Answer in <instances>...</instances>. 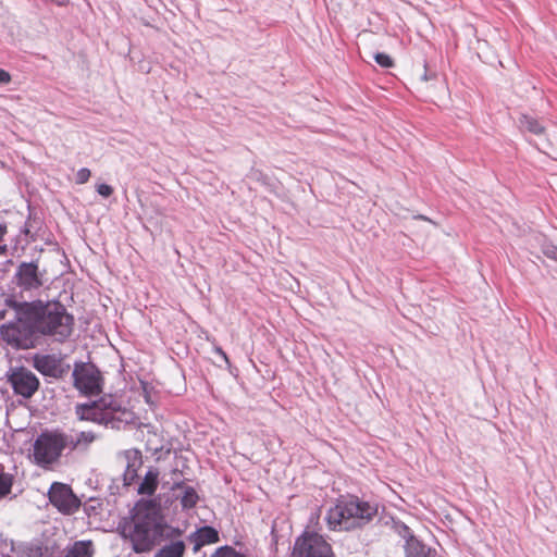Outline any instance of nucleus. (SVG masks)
Here are the masks:
<instances>
[{
	"label": "nucleus",
	"instance_id": "nucleus-1",
	"mask_svg": "<svg viewBox=\"0 0 557 557\" xmlns=\"http://www.w3.org/2000/svg\"><path fill=\"white\" fill-rule=\"evenodd\" d=\"M5 305L16 312V321L0 329L2 338L12 347L34 348L40 338L64 344L74 333L75 318L59 300L18 301L11 295Z\"/></svg>",
	"mask_w": 557,
	"mask_h": 557
},
{
	"label": "nucleus",
	"instance_id": "nucleus-2",
	"mask_svg": "<svg viewBox=\"0 0 557 557\" xmlns=\"http://www.w3.org/2000/svg\"><path fill=\"white\" fill-rule=\"evenodd\" d=\"M95 440L96 435L91 431L65 432L60 428L46 429L33 443L34 462L41 468H48L58 463L64 453L69 455L75 450H87Z\"/></svg>",
	"mask_w": 557,
	"mask_h": 557
},
{
	"label": "nucleus",
	"instance_id": "nucleus-3",
	"mask_svg": "<svg viewBox=\"0 0 557 557\" xmlns=\"http://www.w3.org/2000/svg\"><path fill=\"white\" fill-rule=\"evenodd\" d=\"M377 515V505L355 495L342 496L331 507L325 520L333 531H350L363 528Z\"/></svg>",
	"mask_w": 557,
	"mask_h": 557
},
{
	"label": "nucleus",
	"instance_id": "nucleus-4",
	"mask_svg": "<svg viewBox=\"0 0 557 557\" xmlns=\"http://www.w3.org/2000/svg\"><path fill=\"white\" fill-rule=\"evenodd\" d=\"M75 413L79 420L104 424L116 430L124 429L136 419L135 413L122 406L121 401L112 395H104L91 403L77 404Z\"/></svg>",
	"mask_w": 557,
	"mask_h": 557
},
{
	"label": "nucleus",
	"instance_id": "nucleus-5",
	"mask_svg": "<svg viewBox=\"0 0 557 557\" xmlns=\"http://www.w3.org/2000/svg\"><path fill=\"white\" fill-rule=\"evenodd\" d=\"M148 512L143 515L140 511L134 517L133 524H129V531L126 532V527L122 529V536L129 539L132 548L137 554L150 552L158 539L162 536L163 528L158 521L156 512H150L154 509L152 502H147Z\"/></svg>",
	"mask_w": 557,
	"mask_h": 557
},
{
	"label": "nucleus",
	"instance_id": "nucleus-6",
	"mask_svg": "<svg viewBox=\"0 0 557 557\" xmlns=\"http://www.w3.org/2000/svg\"><path fill=\"white\" fill-rule=\"evenodd\" d=\"M72 377L73 386L85 396H95L102 391V375L91 362H75Z\"/></svg>",
	"mask_w": 557,
	"mask_h": 557
},
{
	"label": "nucleus",
	"instance_id": "nucleus-7",
	"mask_svg": "<svg viewBox=\"0 0 557 557\" xmlns=\"http://www.w3.org/2000/svg\"><path fill=\"white\" fill-rule=\"evenodd\" d=\"M12 284L23 293H33L45 284V271H40L38 261L21 262L12 276Z\"/></svg>",
	"mask_w": 557,
	"mask_h": 557
},
{
	"label": "nucleus",
	"instance_id": "nucleus-8",
	"mask_svg": "<svg viewBox=\"0 0 557 557\" xmlns=\"http://www.w3.org/2000/svg\"><path fill=\"white\" fill-rule=\"evenodd\" d=\"M290 557H335L332 546L318 533H306L294 544Z\"/></svg>",
	"mask_w": 557,
	"mask_h": 557
},
{
	"label": "nucleus",
	"instance_id": "nucleus-9",
	"mask_svg": "<svg viewBox=\"0 0 557 557\" xmlns=\"http://www.w3.org/2000/svg\"><path fill=\"white\" fill-rule=\"evenodd\" d=\"M48 497L52 506L63 515L75 513L82 505L71 486L61 482H53L51 484Z\"/></svg>",
	"mask_w": 557,
	"mask_h": 557
},
{
	"label": "nucleus",
	"instance_id": "nucleus-10",
	"mask_svg": "<svg viewBox=\"0 0 557 557\" xmlns=\"http://www.w3.org/2000/svg\"><path fill=\"white\" fill-rule=\"evenodd\" d=\"M33 367L44 376L54 380L63 379L71 370V366L57 354H36L33 357Z\"/></svg>",
	"mask_w": 557,
	"mask_h": 557
},
{
	"label": "nucleus",
	"instance_id": "nucleus-11",
	"mask_svg": "<svg viewBox=\"0 0 557 557\" xmlns=\"http://www.w3.org/2000/svg\"><path fill=\"white\" fill-rule=\"evenodd\" d=\"M14 393L30 398L39 388L38 377L28 369L21 367L12 370L8 377Z\"/></svg>",
	"mask_w": 557,
	"mask_h": 557
},
{
	"label": "nucleus",
	"instance_id": "nucleus-12",
	"mask_svg": "<svg viewBox=\"0 0 557 557\" xmlns=\"http://www.w3.org/2000/svg\"><path fill=\"white\" fill-rule=\"evenodd\" d=\"M58 545L50 539H33L17 546L18 557H53Z\"/></svg>",
	"mask_w": 557,
	"mask_h": 557
},
{
	"label": "nucleus",
	"instance_id": "nucleus-13",
	"mask_svg": "<svg viewBox=\"0 0 557 557\" xmlns=\"http://www.w3.org/2000/svg\"><path fill=\"white\" fill-rule=\"evenodd\" d=\"M139 434L145 442L146 450L152 455L161 454L165 448V440L162 433L151 424H140Z\"/></svg>",
	"mask_w": 557,
	"mask_h": 557
},
{
	"label": "nucleus",
	"instance_id": "nucleus-14",
	"mask_svg": "<svg viewBox=\"0 0 557 557\" xmlns=\"http://www.w3.org/2000/svg\"><path fill=\"white\" fill-rule=\"evenodd\" d=\"M187 540L194 544V552L197 553L203 546L214 544L220 541L219 531L211 525H203L190 533Z\"/></svg>",
	"mask_w": 557,
	"mask_h": 557
},
{
	"label": "nucleus",
	"instance_id": "nucleus-15",
	"mask_svg": "<svg viewBox=\"0 0 557 557\" xmlns=\"http://www.w3.org/2000/svg\"><path fill=\"white\" fill-rule=\"evenodd\" d=\"M173 490L183 491L180 502L184 510L191 509L197 505L199 496L193 486L185 485L184 482H177L173 485Z\"/></svg>",
	"mask_w": 557,
	"mask_h": 557
},
{
	"label": "nucleus",
	"instance_id": "nucleus-16",
	"mask_svg": "<svg viewBox=\"0 0 557 557\" xmlns=\"http://www.w3.org/2000/svg\"><path fill=\"white\" fill-rule=\"evenodd\" d=\"M406 557H436V552L419 540H411L406 546Z\"/></svg>",
	"mask_w": 557,
	"mask_h": 557
},
{
	"label": "nucleus",
	"instance_id": "nucleus-17",
	"mask_svg": "<svg viewBox=\"0 0 557 557\" xmlns=\"http://www.w3.org/2000/svg\"><path fill=\"white\" fill-rule=\"evenodd\" d=\"M158 476L159 471L157 469H149L138 486V493L143 495H152L158 487Z\"/></svg>",
	"mask_w": 557,
	"mask_h": 557
},
{
	"label": "nucleus",
	"instance_id": "nucleus-18",
	"mask_svg": "<svg viewBox=\"0 0 557 557\" xmlns=\"http://www.w3.org/2000/svg\"><path fill=\"white\" fill-rule=\"evenodd\" d=\"M94 546L91 541H76L67 548L63 557H92Z\"/></svg>",
	"mask_w": 557,
	"mask_h": 557
},
{
	"label": "nucleus",
	"instance_id": "nucleus-19",
	"mask_svg": "<svg viewBox=\"0 0 557 557\" xmlns=\"http://www.w3.org/2000/svg\"><path fill=\"white\" fill-rule=\"evenodd\" d=\"M518 123L522 131H527L534 135H542L545 132V126L540 122V120L528 114H521Z\"/></svg>",
	"mask_w": 557,
	"mask_h": 557
},
{
	"label": "nucleus",
	"instance_id": "nucleus-20",
	"mask_svg": "<svg viewBox=\"0 0 557 557\" xmlns=\"http://www.w3.org/2000/svg\"><path fill=\"white\" fill-rule=\"evenodd\" d=\"M185 544L183 541H176L162 547L154 557H183Z\"/></svg>",
	"mask_w": 557,
	"mask_h": 557
},
{
	"label": "nucleus",
	"instance_id": "nucleus-21",
	"mask_svg": "<svg viewBox=\"0 0 557 557\" xmlns=\"http://www.w3.org/2000/svg\"><path fill=\"white\" fill-rule=\"evenodd\" d=\"M393 528L395 532L401 536L406 543L404 545V549L406 550V546L409 544L411 540H418L412 533L411 530L401 521H394Z\"/></svg>",
	"mask_w": 557,
	"mask_h": 557
},
{
	"label": "nucleus",
	"instance_id": "nucleus-22",
	"mask_svg": "<svg viewBox=\"0 0 557 557\" xmlns=\"http://www.w3.org/2000/svg\"><path fill=\"white\" fill-rule=\"evenodd\" d=\"M540 247L543 255L552 260L557 261V245L543 237L540 240Z\"/></svg>",
	"mask_w": 557,
	"mask_h": 557
},
{
	"label": "nucleus",
	"instance_id": "nucleus-23",
	"mask_svg": "<svg viewBox=\"0 0 557 557\" xmlns=\"http://www.w3.org/2000/svg\"><path fill=\"white\" fill-rule=\"evenodd\" d=\"M210 557H247V555L237 552L233 546L223 545L218 547Z\"/></svg>",
	"mask_w": 557,
	"mask_h": 557
},
{
	"label": "nucleus",
	"instance_id": "nucleus-24",
	"mask_svg": "<svg viewBox=\"0 0 557 557\" xmlns=\"http://www.w3.org/2000/svg\"><path fill=\"white\" fill-rule=\"evenodd\" d=\"M13 478L9 473H0V498L7 496L12 488Z\"/></svg>",
	"mask_w": 557,
	"mask_h": 557
},
{
	"label": "nucleus",
	"instance_id": "nucleus-25",
	"mask_svg": "<svg viewBox=\"0 0 557 557\" xmlns=\"http://www.w3.org/2000/svg\"><path fill=\"white\" fill-rule=\"evenodd\" d=\"M137 478V468L135 462H127L126 469L123 473L124 485L129 486Z\"/></svg>",
	"mask_w": 557,
	"mask_h": 557
},
{
	"label": "nucleus",
	"instance_id": "nucleus-26",
	"mask_svg": "<svg viewBox=\"0 0 557 557\" xmlns=\"http://www.w3.org/2000/svg\"><path fill=\"white\" fill-rule=\"evenodd\" d=\"M374 60L382 67L389 69V67L394 66L393 59L388 54H386L384 52L375 53Z\"/></svg>",
	"mask_w": 557,
	"mask_h": 557
},
{
	"label": "nucleus",
	"instance_id": "nucleus-27",
	"mask_svg": "<svg viewBox=\"0 0 557 557\" xmlns=\"http://www.w3.org/2000/svg\"><path fill=\"white\" fill-rule=\"evenodd\" d=\"M90 175H91V173H90L89 169H87V168L79 169L76 173V183L85 184L86 182H88Z\"/></svg>",
	"mask_w": 557,
	"mask_h": 557
},
{
	"label": "nucleus",
	"instance_id": "nucleus-28",
	"mask_svg": "<svg viewBox=\"0 0 557 557\" xmlns=\"http://www.w3.org/2000/svg\"><path fill=\"white\" fill-rule=\"evenodd\" d=\"M97 193L104 198H109L113 194V188L110 185L102 183L97 185Z\"/></svg>",
	"mask_w": 557,
	"mask_h": 557
},
{
	"label": "nucleus",
	"instance_id": "nucleus-29",
	"mask_svg": "<svg viewBox=\"0 0 557 557\" xmlns=\"http://www.w3.org/2000/svg\"><path fill=\"white\" fill-rule=\"evenodd\" d=\"M11 82V75L3 69H0V85H7Z\"/></svg>",
	"mask_w": 557,
	"mask_h": 557
},
{
	"label": "nucleus",
	"instance_id": "nucleus-30",
	"mask_svg": "<svg viewBox=\"0 0 557 557\" xmlns=\"http://www.w3.org/2000/svg\"><path fill=\"white\" fill-rule=\"evenodd\" d=\"M214 352L218 354L227 366H230V359H228L227 355L225 354V351L221 347L215 346Z\"/></svg>",
	"mask_w": 557,
	"mask_h": 557
},
{
	"label": "nucleus",
	"instance_id": "nucleus-31",
	"mask_svg": "<svg viewBox=\"0 0 557 557\" xmlns=\"http://www.w3.org/2000/svg\"><path fill=\"white\" fill-rule=\"evenodd\" d=\"M7 233V227L3 224H0V239L4 236Z\"/></svg>",
	"mask_w": 557,
	"mask_h": 557
},
{
	"label": "nucleus",
	"instance_id": "nucleus-32",
	"mask_svg": "<svg viewBox=\"0 0 557 557\" xmlns=\"http://www.w3.org/2000/svg\"><path fill=\"white\" fill-rule=\"evenodd\" d=\"M422 78H423L424 81H429V79L431 78V76H429V74H428V71H426V70H425V72H424V74H423Z\"/></svg>",
	"mask_w": 557,
	"mask_h": 557
},
{
	"label": "nucleus",
	"instance_id": "nucleus-33",
	"mask_svg": "<svg viewBox=\"0 0 557 557\" xmlns=\"http://www.w3.org/2000/svg\"><path fill=\"white\" fill-rule=\"evenodd\" d=\"M5 252H7V246L5 245L0 246V253H5Z\"/></svg>",
	"mask_w": 557,
	"mask_h": 557
},
{
	"label": "nucleus",
	"instance_id": "nucleus-34",
	"mask_svg": "<svg viewBox=\"0 0 557 557\" xmlns=\"http://www.w3.org/2000/svg\"><path fill=\"white\" fill-rule=\"evenodd\" d=\"M63 3V0H59V4H62Z\"/></svg>",
	"mask_w": 557,
	"mask_h": 557
},
{
	"label": "nucleus",
	"instance_id": "nucleus-35",
	"mask_svg": "<svg viewBox=\"0 0 557 557\" xmlns=\"http://www.w3.org/2000/svg\"><path fill=\"white\" fill-rule=\"evenodd\" d=\"M3 317H4V314H3V313H0V319H1V318H3Z\"/></svg>",
	"mask_w": 557,
	"mask_h": 557
}]
</instances>
